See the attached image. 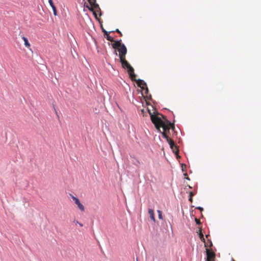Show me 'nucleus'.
I'll list each match as a JSON object with an SVG mask.
<instances>
[{
  "instance_id": "1",
  "label": "nucleus",
  "mask_w": 261,
  "mask_h": 261,
  "mask_svg": "<svg viewBox=\"0 0 261 261\" xmlns=\"http://www.w3.org/2000/svg\"><path fill=\"white\" fill-rule=\"evenodd\" d=\"M112 46L114 49H117L119 52L120 61L122 68L127 69V72L132 80H136V75L134 73V69L125 59L127 48L124 44H121V40L115 41Z\"/></svg>"
},
{
  "instance_id": "2",
  "label": "nucleus",
  "mask_w": 261,
  "mask_h": 261,
  "mask_svg": "<svg viewBox=\"0 0 261 261\" xmlns=\"http://www.w3.org/2000/svg\"><path fill=\"white\" fill-rule=\"evenodd\" d=\"M150 119L154 124L155 128L159 132L161 133L162 137L167 140L169 137L166 135V133L162 132L161 128H163L164 131L169 132L170 129L174 130L175 128L174 123H172L170 121L168 120L165 117V115H150Z\"/></svg>"
},
{
  "instance_id": "3",
  "label": "nucleus",
  "mask_w": 261,
  "mask_h": 261,
  "mask_svg": "<svg viewBox=\"0 0 261 261\" xmlns=\"http://www.w3.org/2000/svg\"><path fill=\"white\" fill-rule=\"evenodd\" d=\"M89 5H86L85 7L88 8L90 11L93 12V14L96 15L95 13L94 12V9L99 8L98 5L96 3V0H91V3L88 2Z\"/></svg>"
},
{
  "instance_id": "4",
  "label": "nucleus",
  "mask_w": 261,
  "mask_h": 261,
  "mask_svg": "<svg viewBox=\"0 0 261 261\" xmlns=\"http://www.w3.org/2000/svg\"><path fill=\"white\" fill-rule=\"evenodd\" d=\"M136 81L138 87H140L142 90H145V93H147L148 91V89L147 87V85L146 83L142 80L139 79L137 80H134Z\"/></svg>"
},
{
  "instance_id": "5",
  "label": "nucleus",
  "mask_w": 261,
  "mask_h": 261,
  "mask_svg": "<svg viewBox=\"0 0 261 261\" xmlns=\"http://www.w3.org/2000/svg\"><path fill=\"white\" fill-rule=\"evenodd\" d=\"M73 201H74V203L77 205L78 208L81 211H84L85 210V208H84V205L81 203L80 200L74 197V196H72V197Z\"/></svg>"
},
{
  "instance_id": "6",
  "label": "nucleus",
  "mask_w": 261,
  "mask_h": 261,
  "mask_svg": "<svg viewBox=\"0 0 261 261\" xmlns=\"http://www.w3.org/2000/svg\"><path fill=\"white\" fill-rule=\"evenodd\" d=\"M147 109L149 114H160V113L156 111V110L154 109L153 107L151 105L147 107Z\"/></svg>"
},
{
  "instance_id": "7",
  "label": "nucleus",
  "mask_w": 261,
  "mask_h": 261,
  "mask_svg": "<svg viewBox=\"0 0 261 261\" xmlns=\"http://www.w3.org/2000/svg\"><path fill=\"white\" fill-rule=\"evenodd\" d=\"M167 141L170 145L171 148L174 151V148L176 149L177 146H176V145L174 144L173 140L170 139V138H169L167 140Z\"/></svg>"
},
{
  "instance_id": "8",
  "label": "nucleus",
  "mask_w": 261,
  "mask_h": 261,
  "mask_svg": "<svg viewBox=\"0 0 261 261\" xmlns=\"http://www.w3.org/2000/svg\"><path fill=\"white\" fill-rule=\"evenodd\" d=\"M48 3L53 9L54 14L55 16L57 15V11L56 6H55L53 0H48Z\"/></svg>"
},
{
  "instance_id": "9",
  "label": "nucleus",
  "mask_w": 261,
  "mask_h": 261,
  "mask_svg": "<svg viewBox=\"0 0 261 261\" xmlns=\"http://www.w3.org/2000/svg\"><path fill=\"white\" fill-rule=\"evenodd\" d=\"M148 214L150 215V219L153 220L154 222H155V217L154 215V211L152 209L149 208L148 209Z\"/></svg>"
},
{
  "instance_id": "10",
  "label": "nucleus",
  "mask_w": 261,
  "mask_h": 261,
  "mask_svg": "<svg viewBox=\"0 0 261 261\" xmlns=\"http://www.w3.org/2000/svg\"><path fill=\"white\" fill-rule=\"evenodd\" d=\"M22 39L24 41V44L25 46L28 48H30L31 46V45H30V43L29 42L28 39L24 36L22 37Z\"/></svg>"
},
{
  "instance_id": "11",
  "label": "nucleus",
  "mask_w": 261,
  "mask_h": 261,
  "mask_svg": "<svg viewBox=\"0 0 261 261\" xmlns=\"http://www.w3.org/2000/svg\"><path fill=\"white\" fill-rule=\"evenodd\" d=\"M106 37L107 38V39L110 41H111V42H114V43L116 41L114 40L113 38H112V37H111L109 33L107 35H106Z\"/></svg>"
},
{
  "instance_id": "12",
  "label": "nucleus",
  "mask_w": 261,
  "mask_h": 261,
  "mask_svg": "<svg viewBox=\"0 0 261 261\" xmlns=\"http://www.w3.org/2000/svg\"><path fill=\"white\" fill-rule=\"evenodd\" d=\"M158 213L159 214V218L162 219L163 218L162 212L160 210H158Z\"/></svg>"
},
{
  "instance_id": "13",
  "label": "nucleus",
  "mask_w": 261,
  "mask_h": 261,
  "mask_svg": "<svg viewBox=\"0 0 261 261\" xmlns=\"http://www.w3.org/2000/svg\"><path fill=\"white\" fill-rule=\"evenodd\" d=\"M195 221L196 224L200 225L201 224L200 220H198L197 218H195Z\"/></svg>"
},
{
  "instance_id": "14",
  "label": "nucleus",
  "mask_w": 261,
  "mask_h": 261,
  "mask_svg": "<svg viewBox=\"0 0 261 261\" xmlns=\"http://www.w3.org/2000/svg\"><path fill=\"white\" fill-rule=\"evenodd\" d=\"M195 193H194L193 192H190L189 193V197H192L195 195Z\"/></svg>"
},
{
  "instance_id": "15",
  "label": "nucleus",
  "mask_w": 261,
  "mask_h": 261,
  "mask_svg": "<svg viewBox=\"0 0 261 261\" xmlns=\"http://www.w3.org/2000/svg\"><path fill=\"white\" fill-rule=\"evenodd\" d=\"M196 208L200 210L201 211V212L203 211V208L200 206H198Z\"/></svg>"
},
{
  "instance_id": "16",
  "label": "nucleus",
  "mask_w": 261,
  "mask_h": 261,
  "mask_svg": "<svg viewBox=\"0 0 261 261\" xmlns=\"http://www.w3.org/2000/svg\"><path fill=\"white\" fill-rule=\"evenodd\" d=\"M184 175L186 176V178L187 179V180H190V178L189 177L187 176V173H185L184 174Z\"/></svg>"
},
{
  "instance_id": "17",
  "label": "nucleus",
  "mask_w": 261,
  "mask_h": 261,
  "mask_svg": "<svg viewBox=\"0 0 261 261\" xmlns=\"http://www.w3.org/2000/svg\"><path fill=\"white\" fill-rule=\"evenodd\" d=\"M116 32H117V33H118L119 34H120V35H121V36H122V33H121V32H120V31L118 29L116 30Z\"/></svg>"
},
{
  "instance_id": "18",
  "label": "nucleus",
  "mask_w": 261,
  "mask_h": 261,
  "mask_svg": "<svg viewBox=\"0 0 261 261\" xmlns=\"http://www.w3.org/2000/svg\"><path fill=\"white\" fill-rule=\"evenodd\" d=\"M189 200L191 202H193V197H189Z\"/></svg>"
},
{
  "instance_id": "19",
  "label": "nucleus",
  "mask_w": 261,
  "mask_h": 261,
  "mask_svg": "<svg viewBox=\"0 0 261 261\" xmlns=\"http://www.w3.org/2000/svg\"><path fill=\"white\" fill-rule=\"evenodd\" d=\"M102 31H103V32L104 33L105 35H106L108 34V32L107 31H106L105 30L102 29Z\"/></svg>"
},
{
  "instance_id": "20",
  "label": "nucleus",
  "mask_w": 261,
  "mask_h": 261,
  "mask_svg": "<svg viewBox=\"0 0 261 261\" xmlns=\"http://www.w3.org/2000/svg\"><path fill=\"white\" fill-rule=\"evenodd\" d=\"M186 166L185 165H182V171H184V169H185V168H186Z\"/></svg>"
},
{
  "instance_id": "21",
  "label": "nucleus",
  "mask_w": 261,
  "mask_h": 261,
  "mask_svg": "<svg viewBox=\"0 0 261 261\" xmlns=\"http://www.w3.org/2000/svg\"><path fill=\"white\" fill-rule=\"evenodd\" d=\"M186 166L185 165H182V171H184V169H185V168H186Z\"/></svg>"
},
{
  "instance_id": "22",
  "label": "nucleus",
  "mask_w": 261,
  "mask_h": 261,
  "mask_svg": "<svg viewBox=\"0 0 261 261\" xmlns=\"http://www.w3.org/2000/svg\"><path fill=\"white\" fill-rule=\"evenodd\" d=\"M74 222L75 223V224H79V222L77 221L74 220Z\"/></svg>"
},
{
  "instance_id": "23",
  "label": "nucleus",
  "mask_w": 261,
  "mask_h": 261,
  "mask_svg": "<svg viewBox=\"0 0 261 261\" xmlns=\"http://www.w3.org/2000/svg\"><path fill=\"white\" fill-rule=\"evenodd\" d=\"M79 224L80 225V226H83V224L79 222Z\"/></svg>"
},
{
  "instance_id": "24",
  "label": "nucleus",
  "mask_w": 261,
  "mask_h": 261,
  "mask_svg": "<svg viewBox=\"0 0 261 261\" xmlns=\"http://www.w3.org/2000/svg\"><path fill=\"white\" fill-rule=\"evenodd\" d=\"M188 187H189V189H192V187H191L190 186L188 185Z\"/></svg>"
},
{
  "instance_id": "25",
  "label": "nucleus",
  "mask_w": 261,
  "mask_h": 261,
  "mask_svg": "<svg viewBox=\"0 0 261 261\" xmlns=\"http://www.w3.org/2000/svg\"><path fill=\"white\" fill-rule=\"evenodd\" d=\"M57 117H58V118L59 119V120L60 119V118H59V115H57Z\"/></svg>"
},
{
  "instance_id": "26",
  "label": "nucleus",
  "mask_w": 261,
  "mask_h": 261,
  "mask_svg": "<svg viewBox=\"0 0 261 261\" xmlns=\"http://www.w3.org/2000/svg\"><path fill=\"white\" fill-rule=\"evenodd\" d=\"M142 112H143V113H144V112H145V111H144V109H143V110H142Z\"/></svg>"
},
{
  "instance_id": "27",
  "label": "nucleus",
  "mask_w": 261,
  "mask_h": 261,
  "mask_svg": "<svg viewBox=\"0 0 261 261\" xmlns=\"http://www.w3.org/2000/svg\"><path fill=\"white\" fill-rule=\"evenodd\" d=\"M115 54L117 55V53L116 52V51L115 50Z\"/></svg>"
},
{
  "instance_id": "28",
  "label": "nucleus",
  "mask_w": 261,
  "mask_h": 261,
  "mask_svg": "<svg viewBox=\"0 0 261 261\" xmlns=\"http://www.w3.org/2000/svg\"><path fill=\"white\" fill-rule=\"evenodd\" d=\"M88 2H90L91 3V0H87Z\"/></svg>"
},
{
  "instance_id": "29",
  "label": "nucleus",
  "mask_w": 261,
  "mask_h": 261,
  "mask_svg": "<svg viewBox=\"0 0 261 261\" xmlns=\"http://www.w3.org/2000/svg\"><path fill=\"white\" fill-rule=\"evenodd\" d=\"M233 261H234V260H233Z\"/></svg>"
},
{
  "instance_id": "30",
  "label": "nucleus",
  "mask_w": 261,
  "mask_h": 261,
  "mask_svg": "<svg viewBox=\"0 0 261 261\" xmlns=\"http://www.w3.org/2000/svg\"><path fill=\"white\" fill-rule=\"evenodd\" d=\"M137 261H138V260Z\"/></svg>"
}]
</instances>
